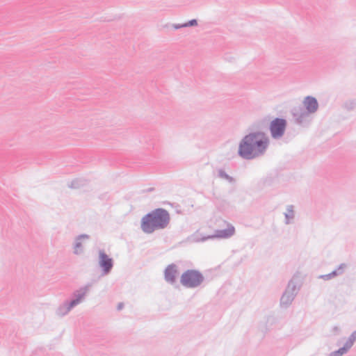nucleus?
<instances>
[{
    "label": "nucleus",
    "instance_id": "f257e3e1",
    "mask_svg": "<svg viewBox=\"0 0 356 356\" xmlns=\"http://www.w3.org/2000/svg\"><path fill=\"white\" fill-rule=\"evenodd\" d=\"M269 143V138L264 132L252 131L241 140L238 154L243 159L252 160L264 156Z\"/></svg>",
    "mask_w": 356,
    "mask_h": 356
},
{
    "label": "nucleus",
    "instance_id": "f03ea898",
    "mask_svg": "<svg viewBox=\"0 0 356 356\" xmlns=\"http://www.w3.org/2000/svg\"><path fill=\"white\" fill-rule=\"evenodd\" d=\"M170 222L169 212L162 208L156 209L145 215L140 222L142 231L147 234L166 229Z\"/></svg>",
    "mask_w": 356,
    "mask_h": 356
},
{
    "label": "nucleus",
    "instance_id": "7ed1b4c3",
    "mask_svg": "<svg viewBox=\"0 0 356 356\" xmlns=\"http://www.w3.org/2000/svg\"><path fill=\"white\" fill-rule=\"evenodd\" d=\"M204 281L202 273L195 269H188L184 271L180 277L181 284L188 289L199 287Z\"/></svg>",
    "mask_w": 356,
    "mask_h": 356
},
{
    "label": "nucleus",
    "instance_id": "20e7f679",
    "mask_svg": "<svg viewBox=\"0 0 356 356\" xmlns=\"http://www.w3.org/2000/svg\"><path fill=\"white\" fill-rule=\"evenodd\" d=\"M299 290L300 286H298L297 280L295 278L291 279L280 298L281 307L284 308L289 307L293 302Z\"/></svg>",
    "mask_w": 356,
    "mask_h": 356
},
{
    "label": "nucleus",
    "instance_id": "39448f33",
    "mask_svg": "<svg viewBox=\"0 0 356 356\" xmlns=\"http://www.w3.org/2000/svg\"><path fill=\"white\" fill-rule=\"evenodd\" d=\"M291 114L294 122L297 124L305 127H309L314 118L313 115L302 108V107L293 108Z\"/></svg>",
    "mask_w": 356,
    "mask_h": 356
},
{
    "label": "nucleus",
    "instance_id": "423d86ee",
    "mask_svg": "<svg viewBox=\"0 0 356 356\" xmlns=\"http://www.w3.org/2000/svg\"><path fill=\"white\" fill-rule=\"evenodd\" d=\"M287 122L285 119L277 118L270 122L269 130L273 139H280L284 134Z\"/></svg>",
    "mask_w": 356,
    "mask_h": 356
},
{
    "label": "nucleus",
    "instance_id": "0eeeda50",
    "mask_svg": "<svg viewBox=\"0 0 356 356\" xmlns=\"http://www.w3.org/2000/svg\"><path fill=\"white\" fill-rule=\"evenodd\" d=\"M98 264L102 268V275L109 274L113 267V260L103 250H99Z\"/></svg>",
    "mask_w": 356,
    "mask_h": 356
},
{
    "label": "nucleus",
    "instance_id": "6e6552de",
    "mask_svg": "<svg viewBox=\"0 0 356 356\" xmlns=\"http://www.w3.org/2000/svg\"><path fill=\"white\" fill-rule=\"evenodd\" d=\"M90 238V235L82 234L74 238L72 243L73 254L81 255L85 252V243Z\"/></svg>",
    "mask_w": 356,
    "mask_h": 356
},
{
    "label": "nucleus",
    "instance_id": "1a4fd4ad",
    "mask_svg": "<svg viewBox=\"0 0 356 356\" xmlns=\"http://www.w3.org/2000/svg\"><path fill=\"white\" fill-rule=\"evenodd\" d=\"M91 287V284H87L86 285L74 291L72 293V299L70 300V302L74 305V307H76L85 300Z\"/></svg>",
    "mask_w": 356,
    "mask_h": 356
},
{
    "label": "nucleus",
    "instance_id": "9d476101",
    "mask_svg": "<svg viewBox=\"0 0 356 356\" xmlns=\"http://www.w3.org/2000/svg\"><path fill=\"white\" fill-rule=\"evenodd\" d=\"M302 108L313 115L318 111L319 107L317 99L312 96L305 97L302 101Z\"/></svg>",
    "mask_w": 356,
    "mask_h": 356
},
{
    "label": "nucleus",
    "instance_id": "9b49d317",
    "mask_svg": "<svg viewBox=\"0 0 356 356\" xmlns=\"http://www.w3.org/2000/svg\"><path fill=\"white\" fill-rule=\"evenodd\" d=\"M178 275V266L175 264L168 265L164 270V279L166 282L170 284L176 283Z\"/></svg>",
    "mask_w": 356,
    "mask_h": 356
},
{
    "label": "nucleus",
    "instance_id": "f8f14e48",
    "mask_svg": "<svg viewBox=\"0 0 356 356\" xmlns=\"http://www.w3.org/2000/svg\"><path fill=\"white\" fill-rule=\"evenodd\" d=\"M356 340V331H354L348 340L346 341L343 346L337 350L333 351L330 353L329 356H342L346 354L348 350L353 346Z\"/></svg>",
    "mask_w": 356,
    "mask_h": 356
},
{
    "label": "nucleus",
    "instance_id": "ddd939ff",
    "mask_svg": "<svg viewBox=\"0 0 356 356\" xmlns=\"http://www.w3.org/2000/svg\"><path fill=\"white\" fill-rule=\"evenodd\" d=\"M235 228L234 227L229 223L227 224V227L223 229H217L215 231V234L213 235H210L213 238H229L235 234Z\"/></svg>",
    "mask_w": 356,
    "mask_h": 356
},
{
    "label": "nucleus",
    "instance_id": "4468645a",
    "mask_svg": "<svg viewBox=\"0 0 356 356\" xmlns=\"http://www.w3.org/2000/svg\"><path fill=\"white\" fill-rule=\"evenodd\" d=\"M74 307H75L70 302V300H66L58 307L56 310V314L58 317H63L67 315L70 312Z\"/></svg>",
    "mask_w": 356,
    "mask_h": 356
},
{
    "label": "nucleus",
    "instance_id": "2eb2a0df",
    "mask_svg": "<svg viewBox=\"0 0 356 356\" xmlns=\"http://www.w3.org/2000/svg\"><path fill=\"white\" fill-rule=\"evenodd\" d=\"M346 267V265L345 264H341L339 266V267L332 271L330 273L326 274V275H321L318 276V279H322L323 280H330L333 278H334L337 276L341 275L343 273L344 270Z\"/></svg>",
    "mask_w": 356,
    "mask_h": 356
},
{
    "label": "nucleus",
    "instance_id": "dca6fc26",
    "mask_svg": "<svg viewBox=\"0 0 356 356\" xmlns=\"http://www.w3.org/2000/svg\"><path fill=\"white\" fill-rule=\"evenodd\" d=\"M284 215L285 217L284 223L286 225L291 224L295 218L294 207L293 205H288Z\"/></svg>",
    "mask_w": 356,
    "mask_h": 356
},
{
    "label": "nucleus",
    "instance_id": "f3484780",
    "mask_svg": "<svg viewBox=\"0 0 356 356\" xmlns=\"http://www.w3.org/2000/svg\"><path fill=\"white\" fill-rule=\"evenodd\" d=\"M208 239H212V236L210 235L202 236L199 232H195L188 238V240L193 243L204 242Z\"/></svg>",
    "mask_w": 356,
    "mask_h": 356
},
{
    "label": "nucleus",
    "instance_id": "a211bd4d",
    "mask_svg": "<svg viewBox=\"0 0 356 356\" xmlns=\"http://www.w3.org/2000/svg\"><path fill=\"white\" fill-rule=\"evenodd\" d=\"M217 175L220 179H224L229 182V184H235L236 182V179L234 177L229 175L223 169H218L217 170Z\"/></svg>",
    "mask_w": 356,
    "mask_h": 356
},
{
    "label": "nucleus",
    "instance_id": "6ab92c4d",
    "mask_svg": "<svg viewBox=\"0 0 356 356\" xmlns=\"http://www.w3.org/2000/svg\"><path fill=\"white\" fill-rule=\"evenodd\" d=\"M84 185V181L81 179H75L72 180L69 184L68 186L72 188H79L81 186Z\"/></svg>",
    "mask_w": 356,
    "mask_h": 356
},
{
    "label": "nucleus",
    "instance_id": "aec40b11",
    "mask_svg": "<svg viewBox=\"0 0 356 356\" xmlns=\"http://www.w3.org/2000/svg\"><path fill=\"white\" fill-rule=\"evenodd\" d=\"M343 106L348 111L353 110L356 107V100L351 99L346 101L344 103Z\"/></svg>",
    "mask_w": 356,
    "mask_h": 356
},
{
    "label": "nucleus",
    "instance_id": "412c9836",
    "mask_svg": "<svg viewBox=\"0 0 356 356\" xmlns=\"http://www.w3.org/2000/svg\"><path fill=\"white\" fill-rule=\"evenodd\" d=\"M197 20L195 19H193L191 20H189L188 22L184 23L185 28L189 27V26H197Z\"/></svg>",
    "mask_w": 356,
    "mask_h": 356
},
{
    "label": "nucleus",
    "instance_id": "4be33fe9",
    "mask_svg": "<svg viewBox=\"0 0 356 356\" xmlns=\"http://www.w3.org/2000/svg\"><path fill=\"white\" fill-rule=\"evenodd\" d=\"M172 26L175 29H179L181 28H185V25H184V24H173L172 25Z\"/></svg>",
    "mask_w": 356,
    "mask_h": 356
},
{
    "label": "nucleus",
    "instance_id": "5701e85b",
    "mask_svg": "<svg viewBox=\"0 0 356 356\" xmlns=\"http://www.w3.org/2000/svg\"><path fill=\"white\" fill-rule=\"evenodd\" d=\"M123 307V305L122 303H120L118 306V309L120 310Z\"/></svg>",
    "mask_w": 356,
    "mask_h": 356
}]
</instances>
